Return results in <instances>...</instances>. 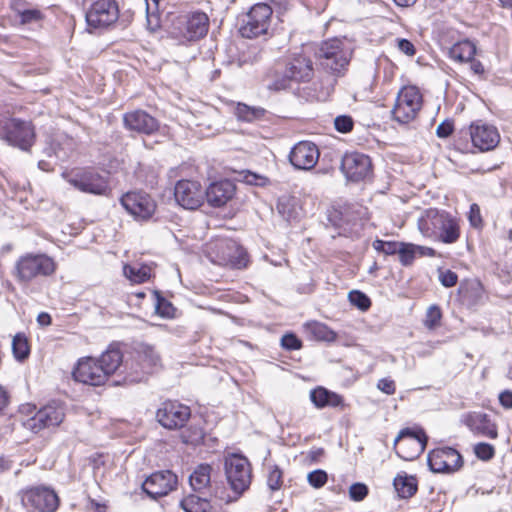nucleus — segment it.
<instances>
[{"instance_id":"nucleus-1","label":"nucleus","mask_w":512,"mask_h":512,"mask_svg":"<svg viewBox=\"0 0 512 512\" xmlns=\"http://www.w3.org/2000/svg\"><path fill=\"white\" fill-rule=\"evenodd\" d=\"M224 470L231 487V494L224 486H215L214 497L225 504L238 500L252 480V470L248 459L242 455L230 454L225 457Z\"/></svg>"},{"instance_id":"nucleus-2","label":"nucleus","mask_w":512,"mask_h":512,"mask_svg":"<svg viewBox=\"0 0 512 512\" xmlns=\"http://www.w3.org/2000/svg\"><path fill=\"white\" fill-rule=\"evenodd\" d=\"M418 229L427 238L452 244L460 237V226L456 218L444 210L426 209L418 218Z\"/></svg>"},{"instance_id":"nucleus-3","label":"nucleus","mask_w":512,"mask_h":512,"mask_svg":"<svg viewBox=\"0 0 512 512\" xmlns=\"http://www.w3.org/2000/svg\"><path fill=\"white\" fill-rule=\"evenodd\" d=\"M0 140L22 151H29L35 141L34 126L20 118L1 117Z\"/></svg>"},{"instance_id":"nucleus-4","label":"nucleus","mask_w":512,"mask_h":512,"mask_svg":"<svg viewBox=\"0 0 512 512\" xmlns=\"http://www.w3.org/2000/svg\"><path fill=\"white\" fill-rule=\"evenodd\" d=\"M35 409V406L27 405L22 410L23 412L27 411L28 415L32 414L22 423L27 430L33 433L59 426L65 416L63 407L55 403L48 404L34 412Z\"/></svg>"},{"instance_id":"nucleus-5","label":"nucleus","mask_w":512,"mask_h":512,"mask_svg":"<svg viewBox=\"0 0 512 512\" xmlns=\"http://www.w3.org/2000/svg\"><path fill=\"white\" fill-rule=\"evenodd\" d=\"M423 97L416 86H404L397 94L392 109L393 119L400 124L413 121L422 108Z\"/></svg>"},{"instance_id":"nucleus-6","label":"nucleus","mask_w":512,"mask_h":512,"mask_svg":"<svg viewBox=\"0 0 512 512\" xmlns=\"http://www.w3.org/2000/svg\"><path fill=\"white\" fill-rule=\"evenodd\" d=\"M134 365L141 366L140 370L128 372L123 378V384H134L143 381L148 374L153 373L161 365L159 353L151 345H141L131 358V363H127L126 367L131 370Z\"/></svg>"},{"instance_id":"nucleus-7","label":"nucleus","mask_w":512,"mask_h":512,"mask_svg":"<svg viewBox=\"0 0 512 512\" xmlns=\"http://www.w3.org/2000/svg\"><path fill=\"white\" fill-rule=\"evenodd\" d=\"M63 177L71 186L83 193L103 196L110 190L108 178L94 169L63 173Z\"/></svg>"},{"instance_id":"nucleus-8","label":"nucleus","mask_w":512,"mask_h":512,"mask_svg":"<svg viewBox=\"0 0 512 512\" xmlns=\"http://www.w3.org/2000/svg\"><path fill=\"white\" fill-rule=\"evenodd\" d=\"M315 55L320 66L331 73H340L348 65L350 57L339 39L322 42Z\"/></svg>"},{"instance_id":"nucleus-9","label":"nucleus","mask_w":512,"mask_h":512,"mask_svg":"<svg viewBox=\"0 0 512 512\" xmlns=\"http://www.w3.org/2000/svg\"><path fill=\"white\" fill-rule=\"evenodd\" d=\"M272 8L266 3H257L244 16L239 33L242 37L253 39L267 34L270 27Z\"/></svg>"},{"instance_id":"nucleus-10","label":"nucleus","mask_w":512,"mask_h":512,"mask_svg":"<svg viewBox=\"0 0 512 512\" xmlns=\"http://www.w3.org/2000/svg\"><path fill=\"white\" fill-rule=\"evenodd\" d=\"M16 271L19 281L28 282L38 276L51 275L55 271V263L46 255L28 254L17 261Z\"/></svg>"},{"instance_id":"nucleus-11","label":"nucleus","mask_w":512,"mask_h":512,"mask_svg":"<svg viewBox=\"0 0 512 512\" xmlns=\"http://www.w3.org/2000/svg\"><path fill=\"white\" fill-rule=\"evenodd\" d=\"M426 444L427 436L423 430L409 428L402 429L394 440L396 454L406 461L417 458L425 450Z\"/></svg>"},{"instance_id":"nucleus-12","label":"nucleus","mask_w":512,"mask_h":512,"mask_svg":"<svg viewBox=\"0 0 512 512\" xmlns=\"http://www.w3.org/2000/svg\"><path fill=\"white\" fill-rule=\"evenodd\" d=\"M21 502L30 512H55L59 498L54 490L39 486L23 491Z\"/></svg>"},{"instance_id":"nucleus-13","label":"nucleus","mask_w":512,"mask_h":512,"mask_svg":"<svg viewBox=\"0 0 512 512\" xmlns=\"http://www.w3.org/2000/svg\"><path fill=\"white\" fill-rule=\"evenodd\" d=\"M119 18V8L115 0H97L86 12L89 27L104 28L115 23Z\"/></svg>"},{"instance_id":"nucleus-14","label":"nucleus","mask_w":512,"mask_h":512,"mask_svg":"<svg viewBox=\"0 0 512 512\" xmlns=\"http://www.w3.org/2000/svg\"><path fill=\"white\" fill-rule=\"evenodd\" d=\"M340 169L347 180L359 182L372 174V162L366 154L349 152L342 157Z\"/></svg>"},{"instance_id":"nucleus-15","label":"nucleus","mask_w":512,"mask_h":512,"mask_svg":"<svg viewBox=\"0 0 512 512\" xmlns=\"http://www.w3.org/2000/svg\"><path fill=\"white\" fill-rule=\"evenodd\" d=\"M120 201L125 210L135 219L147 220L156 210L155 201L143 191L127 192Z\"/></svg>"},{"instance_id":"nucleus-16","label":"nucleus","mask_w":512,"mask_h":512,"mask_svg":"<svg viewBox=\"0 0 512 512\" xmlns=\"http://www.w3.org/2000/svg\"><path fill=\"white\" fill-rule=\"evenodd\" d=\"M428 465L435 473H453L463 465L460 453L451 447L437 448L428 454Z\"/></svg>"},{"instance_id":"nucleus-17","label":"nucleus","mask_w":512,"mask_h":512,"mask_svg":"<svg viewBox=\"0 0 512 512\" xmlns=\"http://www.w3.org/2000/svg\"><path fill=\"white\" fill-rule=\"evenodd\" d=\"M72 374L75 381L90 386L104 385L109 378L101 369L99 361L93 357L79 359Z\"/></svg>"},{"instance_id":"nucleus-18","label":"nucleus","mask_w":512,"mask_h":512,"mask_svg":"<svg viewBox=\"0 0 512 512\" xmlns=\"http://www.w3.org/2000/svg\"><path fill=\"white\" fill-rule=\"evenodd\" d=\"M176 202L185 209L195 210L204 202L206 191L198 181L180 180L174 188Z\"/></svg>"},{"instance_id":"nucleus-19","label":"nucleus","mask_w":512,"mask_h":512,"mask_svg":"<svg viewBox=\"0 0 512 512\" xmlns=\"http://www.w3.org/2000/svg\"><path fill=\"white\" fill-rule=\"evenodd\" d=\"M177 483V475L170 470L158 471L143 482L142 489L150 498L157 499L173 491Z\"/></svg>"},{"instance_id":"nucleus-20","label":"nucleus","mask_w":512,"mask_h":512,"mask_svg":"<svg viewBox=\"0 0 512 512\" xmlns=\"http://www.w3.org/2000/svg\"><path fill=\"white\" fill-rule=\"evenodd\" d=\"M472 144L481 152L491 151L500 142L498 129L482 121H476L469 127Z\"/></svg>"},{"instance_id":"nucleus-21","label":"nucleus","mask_w":512,"mask_h":512,"mask_svg":"<svg viewBox=\"0 0 512 512\" xmlns=\"http://www.w3.org/2000/svg\"><path fill=\"white\" fill-rule=\"evenodd\" d=\"M190 415V408L176 401L164 402L157 411L159 423L167 429L183 427Z\"/></svg>"},{"instance_id":"nucleus-22","label":"nucleus","mask_w":512,"mask_h":512,"mask_svg":"<svg viewBox=\"0 0 512 512\" xmlns=\"http://www.w3.org/2000/svg\"><path fill=\"white\" fill-rule=\"evenodd\" d=\"M178 24L180 35L188 41H194L207 34L209 19L205 13L195 12L184 16Z\"/></svg>"},{"instance_id":"nucleus-23","label":"nucleus","mask_w":512,"mask_h":512,"mask_svg":"<svg viewBox=\"0 0 512 512\" xmlns=\"http://www.w3.org/2000/svg\"><path fill=\"white\" fill-rule=\"evenodd\" d=\"M319 155V149L313 142L301 141L292 148L289 160L296 169L310 170L317 164Z\"/></svg>"},{"instance_id":"nucleus-24","label":"nucleus","mask_w":512,"mask_h":512,"mask_svg":"<svg viewBox=\"0 0 512 512\" xmlns=\"http://www.w3.org/2000/svg\"><path fill=\"white\" fill-rule=\"evenodd\" d=\"M123 125L129 131L147 135L159 129L158 120L141 109L126 112L123 115Z\"/></svg>"},{"instance_id":"nucleus-25","label":"nucleus","mask_w":512,"mask_h":512,"mask_svg":"<svg viewBox=\"0 0 512 512\" xmlns=\"http://www.w3.org/2000/svg\"><path fill=\"white\" fill-rule=\"evenodd\" d=\"M461 421L476 435L490 439H496L498 437L497 425L486 413L477 411L468 412L462 415Z\"/></svg>"},{"instance_id":"nucleus-26","label":"nucleus","mask_w":512,"mask_h":512,"mask_svg":"<svg viewBox=\"0 0 512 512\" xmlns=\"http://www.w3.org/2000/svg\"><path fill=\"white\" fill-rule=\"evenodd\" d=\"M235 193V184L230 180H222L212 183L206 189V198L211 206L222 207L233 199Z\"/></svg>"},{"instance_id":"nucleus-27","label":"nucleus","mask_w":512,"mask_h":512,"mask_svg":"<svg viewBox=\"0 0 512 512\" xmlns=\"http://www.w3.org/2000/svg\"><path fill=\"white\" fill-rule=\"evenodd\" d=\"M312 61L303 54H294L286 64L285 72L294 82H308L313 76Z\"/></svg>"},{"instance_id":"nucleus-28","label":"nucleus","mask_w":512,"mask_h":512,"mask_svg":"<svg viewBox=\"0 0 512 512\" xmlns=\"http://www.w3.org/2000/svg\"><path fill=\"white\" fill-rule=\"evenodd\" d=\"M310 399L317 408L343 406L344 399L341 395L324 387H317L310 392Z\"/></svg>"},{"instance_id":"nucleus-29","label":"nucleus","mask_w":512,"mask_h":512,"mask_svg":"<svg viewBox=\"0 0 512 512\" xmlns=\"http://www.w3.org/2000/svg\"><path fill=\"white\" fill-rule=\"evenodd\" d=\"M96 359L99 361L101 369L110 377L122 364L123 355L119 349L109 347Z\"/></svg>"},{"instance_id":"nucleus-30","label":"nucleus","mask_w":512,"mask_h":512,"mask_svg":"<svg viewBox=\"0 0 512 512\" xmlns=\"http://www.w3.org/2000/svg\"><path fill=\"white\" fill-rule=\"evenodd\" d=\"M476 53V46L470 40L455 43L449 49V57L458 62L471 61Z\"/></svg>"},{"instance_id":"nucleus-31","label":"nucleus","mask_w":512,"mask_h":512,"mask_svg":"<svg viewBox=\"0 0 512 512\" xmlns=\"http://www.w3.org/2000/svg\"><path fill=\"white\" fill-rule=\"evenodd\" d=\"M123 273L131 283L141 284L148 281L152 275V268L146 264L124 265Z\"/></svg>"},{"instance_id":"nucleus-32","label":"nucleus","mask_w":512,"mask_h":512,"mask_svg":"<svg viewBox=\"0 0 512 512\" xmlns=\"http://www.w3.org/2000/svg\"><path fill=\"white\" fill-rule=\"evenodd\" d=\"M394 488L401 498H410L417 491V480L406 473L398 474L393 481Z\"/></svg>"},{"instance_id":"nucleus-33","label":"nucleus","mask_w":512,"mask_h":512,"mask_svg":"<svg viewBox=\"0 0 512 512\" xmlns=\"http://www.w3.org/2000/svg\"><path fill=\"white\" fill-rule=\"evenodd\" d=\"M304 327L306 332L318 341L333 342L336 340V332L322 322L311 321L306 323Z\"/></svg>"},{"instance_id":"nucleus-34","label":"nucleus","mask_w":512,"mask_h":512,"mask_svg":"<svg viewBox=\"0 0 512 512\" xmlns=\"http://www.w3.org/2000/svg\"><path fill=\"white\" fill-rule=\"evenodd\" d=\"M234 114L237 119L244 122H254L264 118L266 110L260 106H249L245 103H237Z\"/></svg>"},{"instance_id":"nucleus-35","label":"nucleus","mask_w":512,"mask_h":512,"mask_svg":"<svg viewBox=\"0 0 512 512\" xmlns=\"http://www.w3.org/2000/svg\"><path fill=\"white\" fill-rule=\"evenodd\" d=\"M212 467L208 464H201L196 467L189 477V482L194 491H201L211 482Z\"/></svg>"},{"instance_id":"nucleus-36","label":"nucleus","mask_w":512,"mask_h":512,"mask_svg":"<svg viewBox=\"0 0 512 512\" xmlns=\"http://www.w3.org/2000/svg\"><path fill=\"white\" fill-rule=\"evenodd\" d=\"M12 353L16 360L23 361L30 354L28 339L24 333H17L12 340Z\"/></svg>"},{"instance_id":"nucleus-37","label":"nucleus","mask_w":512,"mask_h":512,"mask_svg":"<svg viewBox=\"0 0 512 512\" xmlns=\"http://www.w3.org/2000/svg\"><path fill=\"white\" fill-rule=\"evenodd\" d=\"M417 254V247L414 244L411 243H401L398 255H399V261L404 266H409L413 263L415 256Z\"/></svg>"},{"instance_id":"nucleus-38","label":"nucleus","mask_w":512,"mask_h":512,"mask_svg":"<svg viewBox=\"0 0 512 512\" xmlns=\"http://www.w3.org/2000/svg\"><path fill=\"white\" fill-rule=\"evenodd\" d=\"M348 299L352 305L356 306L362 311L368 310L371 306L369 297L365 293L358 290L350 291L348 294Z\"/></svg>"},{"instance_id":"nucleus-39","label":"nucleus","mask_w":512,"mask_h":512,"mask_svg":"<svg viewBox=\"0 0 512 512\" xmlns=\"http://www.w3.org/2000/svg\"><path fill=\"white\" fill-rule=\"evenodd\" d=\"M442 313L438 306L432 305L427 309L424 324L428 329L436 328L441 320Z\"/></svg>"},{"instance_id":"nucleus-40","label":"nucleus","mask_w":512,"mask_h":512,"mask_svg":"<svg viewBox=\"0 0 512 512\" xmlns=\"http://www.w3.org/2000/svg\"><path fill=\"white\" fill-rule=\"evenodd\" d=\"M232 246L235 247L236 256H230L229 261L231 264L237 268L242 269L247 267L248 265V254L245 249L237 246L235 243H232Z\"/></svg>"},{"instance_id":"nucleus-41","label":"nucleus","mask_w":512,"mask_h":512,"mask_svg":"<svg viewBox=\"0 0 512 512\" xmlns=\"http://www.w3.org/2000/svg\"><path fill=\"white\" fill-rule=\"evenodd\" d=\"M157 295V302H156V313L159 314L162 317L170 318L174 316L175 308L173 305L167 301L165 298L161 297L158 293Z\"/></svg>"},{"instance_id":"nucleus-42","label":"nucleus","mask_w":512,"mask_h":512,"mask_svg":"<svg viewBox=\"0 0 512 512\" xmlns=\"http://www.w3.org/2000/svg\"><path fill=\"white\" fill-rule=\"evenodd\" d=\"M474 453L480 460L488 461L495 455V448L493 445L481 442L474 446Z\"/></svg>"},{"instance_id":"nucleus-43","label":"nucleus","mask_w":512,"mask_h":512,"mask_svg":"<svg viewBox=\"0 0 512 512\" xmlns=\"http://www.w3.org/2000/svg\"><path fill=\"white\" fill-rule=\"evenodd\" d=\"M401 243L383 241V240H375L373 242V248L378 252H382L386 255L398 254V250Z\"/></svg>"},{"instance_id":"nucleus-44","label":"nucleus","mask_w":512,"mask_h":512,"mask_svg":"<svg viewBox=\"0 0 512 512\" xmlns=\"http://www.w3.org/2000/svg\"><path fill=\"white\" fill-rule=\"evenodd\" d=\"M282 475V471L277 466H273L270 469L267 478V485L270 490L277 491L281 488L283 483Z\"/></svg>"},{"instance_id":"nucleus-45","label":"nucleus","mask_w":512,"mask_h":512,"mask_svg":"<svg viewBox=\"0 0 512 512\" xmlns=\"http://www.w3.org/2000/svg\"><path fill=\"white\" fill-rule=\"evenodd\" d=\"M327 479V473L321 469L314 470L307 476L308 483L316 489L323 487L326 484Z\"/></svg>"},{"instance_id":"nucleus-46","label":"nucleus","mask_w":512,"mask_h":512,"mask_svg":"<svg viewBox=\"0 0 512 512\" xmlns=\"http://www.w3.org/2000/svg\"><path fill=\"white\" fill-rule=\"evenodd\" d=\"M354 121L351 116L339 115L334 119V127L340 133H348L352 131Z\"/></svg>"},{"instance_id":"nucleus-47","label":"nucleus","mask_w":512,"mask_h":512,"mask_svg":"<svg viewBox=\"0 0 512 512\" xmlns=\"http://www.w3.org/2000/svg\"><path fill=\"white\" fill-rule=\"evenodd\" d=\"M294 82L290 77H288L287 73L284 71L281 77H277L275 80L271 81L267 88L269 90L280 91L286 90L291 87V83Z\"/></svg>"},{"instance_id":"nucleus-48","label":"nucleus","mask_w":512,"mask_h":512,"mask_svg":"<svg viewBox=\"0 0 512 512\" xmlns=\"http://www.w3.org/2000/svg\"><path fill=\"white\" fill-rule=\"evenodd\" d=\"M281 346L289 351L298 350L302 347V342L295 334L288 333L282 336Z\"/></svg>"},{"instance_id":"nucleus-49","label":"nucleus","mask_w":512,"mask_h":512,"mask_svg":"<svg viewBox=\"0 0 512 512\" xmlns=\"http://www.w3.org/2000/svg\"><path fill=\"white\" fill-rule=\"evenodd\" d=\"M368 494V488L363 483H354L349 488V496L354 501H362Z\"/></svg>"},{"instance_id":"nucleus-50","label":"nucleus","mask_w":512,"mask_h":512,"mask_svg":"<svg viewBox=\"0 0 512 512\" xmlns=\"http://www.w3.org/2000/svg\"><path fill=\"white\" fill-rule=\"evenodd\" d=\"M468 220L474 228H480L483 224L480 207L476 203L470 205Z\"/></svg>"},{"instance_id":"nucleus-51","label":"nucleus","mask_w":512,"mask_h":512,"mask_svg":"<svg viewBox=\"0 0 512 512\" xmlns=\"http://www.w3.org/2000/svg\"><path fill=\"white\" fill-rule=\"evenodd\" d=\"M439 280L444 287L450 288L457 284L458 276L451 270L441 271Z\"/></svg>"},{"instance_id":"nucleus-52","label":"nucleus","mask_w":512,"mask_h":512,"mask_svg":"<svg viewBox=\"0 0 512 512\" xmlns=\"http://www.w3.org/2000/svg\"><path fill=\"white\" fill-rule=\"evenodd\" d=\"M42 18V14L37 9H28L20 13V20L22 24L37 22Z\"/></svg>"},{"instance_id":"nucleus-53","label":"nucleus","mask_w":512,"mask_h":512,"mask_svg":"<svg viewBox=\"0 0 512 512\" xmlns=\"http://www.w3.org/2000/svg\"><path fill=\"white\" fill-rule=\"evenodd\" d=\"M453 130H454L453 122L450 120H445L438 125V127L436 129V135L439 138H447L448 136H450L452 134Z\"/></svg>"},{"instance_id":"nucleus-54","label":"nucleus","mask_w":512,"mask_h":512,"mask_svg":"<svg viewBox=\"0 0 512 512\" xmlns=\"http://www.w3.org/2000/svg\"><path fill=\"white\" fill-rule=\"evenodd\" d=\"M377 387L383 393L387 395H392L395 393V383L393 380L388 378H382L378 381Z\"/></svg>"},{"instance_id":"nucleus-55","label":"nucleus","mask_w":512,"mask_h":512,"mask_svg":"<svg viewBox=\"0 0 512 512\" xmlns=\"http://www.w3.org/2000/svg\"><path fill=\"white\" fill-rule=\"evenodd\" d=\"M397 46L407 56H413L416 52L414 45L407 39H397Z\"/></svg>"},{"instance_id":"nucleus-56","label":"nucleus","mask_w":512,"mask_h":512,"mask_svg":"<svg viewBox=\"0 0 512 512\" xmlns=\"http://www.w3.org/2000/svg\"><path fill=\"white\" fill-rule=\"evenodd\" d=\"M244 180L247 184H250V185H264L265 182H266V178L262 177V176H259L255 173H252L250 171H248L245 176H244Z\"/></svg>"},{"instance_id":"nucleus-57","label":"nucleus","mask_w":512,"mask_h":512,"mask_svg":"<svg viewBox=\"0 0 512 512\" xmlns=\"http://www.w3.org/2000/svg\"><path fill=\"white\" fill-rule=\"evenodd\" d=\"M499 402L506 409H512V391L505 390L499 394Z\"/></svg>"},{"instance_id":"nucleus-58","label":"nucleus","mask_w":512,"mask_h":512,"mask_svg":"<svg viewBox=\"0 0 512 512\" xmlns=\"http://www.w3.org/2000/svg\"><path fill=\"white\" fill-rule=\"evenodd\" d=\"M10 395L5 387L0 385V413L8 406Z\"/></svg>"},{"instance_id":"nucleus-59","label":"nucleus","mask_w":512,"mask_h":512,"mask_svg":"<svg viewBox=\"0 0 512 512\" xmlns=\"http://www.w3.org/2000/svg\"><path fill=\"white\" fill-rule=\"evenodd\" d=\"M37 322L41 326H48L51 324V316L48 313L42 312L38 315Z\"/></svg>"},{"instance_id":"nucleus-60","label":"nucleus","mask_w":512,"mask_h":512,"mask_svg":"<svg viewBox=\"0 0 512 512\" xmlns=\"http://www.w3.org/2000/svg\"><path fill=\"white\" fill-rule=\"evenodd\" d=\"M416 247L417 253H419L422 256H435V250L433 248L418 245H416Z\"/></svg>"},{"instance_id":"nucleus-61","label":"nucleus","mask_w":512,"mask_h":512,"mask_svg":"<svg viewBox=\"0 0 512 512\" xmlns=\"http://www.w3.org/2000/svg\"><path fill=\"white\" fill-rule=\"evenodd\" d=\"M51 149L53 150V153L55 154V156L60 160H65L68 157L67 153L62 152V150L60 148L52 147Z\"/></svg>"},{"instance_id":"nucleus-62","label":"nucleus","mask_w":512,"mask_h":512,"mask_svg":"<svg viewBox=\"0 0 512 512\" xmlns=\"http://www.w3.org/2000/svg\"><path fill=\"white\" fill-rule=\"evenodd\" d=\"M396 5L400 7H409L413 5L417 0H393Z\"/></svg>"},{"instance_id":"nucleus-63","label":"nucleus","mask_w":512,"mask_h":512,"mask_svg":"<svg viewBox=\"0 0 512 512\" xmlns=\"http://www.w3.org/2000/svg\"><path fill=\"white\" fill-rule=\"evenodd\" d=\"M38 167H39V169H41L43 171H51L52 170L50 163H48L47 161H44V160H40L38 162Z\"/></svg>"},{"instance_id":"nucleus-64","label":"nucleus","mask_w":512,"mask_h":512,"mask_svg":"<svg viewBox=\"0 0 512 512\" xmlns=\"http://www.w3.org/2000/svg\"><path fill=\"white\" fill-rule=\"evenodd\" d=\"M472 69L476 72V73H481L484 71L483 69V66L480 62H475L472 64Z\"/></svg>"}]
</instances>
